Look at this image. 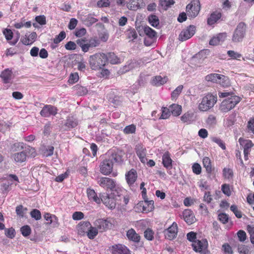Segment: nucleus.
Returning <instances> with one entry per match:
<instances>
[{
	"label": "nucleus",
	"mask_w": 254,
	"mask_h": 254,
	"mask_svg": "<svg viewBox=\"0 0 254 254\" xmlns=\"http://www.w3.org/2000/svg\"><path fill=\"white\" fill-rule=\"evenodd\" d=\"M217 101L216 94L208 93L204 94L198 101V109L202 112H207L212 109Z\"/></svg>",
	"instance_id": "f257e3e1"
},
{
	"label": "nucleus",
	"mask_w": 254,
	"mask_h": 254,
	"mask_svg": "<svg viewBox=\"0 0 254 254\" xmlns=\"http://www.w3.org/2000/svg\"><path fill=\"white\" fill-rule=\"evenodd\" d=\"M89 64L93 70L102 68L107 63V57L104 53H97L89 57Z\"/></svg>",
	"instance_id": "f03ea898"
},
{
	"label": "nucleus",
	"mask_w": 254,
	"mask_h": 254,
	"mask_svg": "<svg viewBox=\"0 0 254 254\" xmlns=\"http://www.w3.org/2000/svg\"><path fill=\"white\" fill-rule=\"evenodd\" d=\"M76 43L84 53L88 52L90 48L97 47L100 44L99 41L95 38H91L89 40L85 38L78 39Z\"/></svg>",
	"instance_id": "7ed1b4c3"
},
{
	"label": "nucleus",
	"mask_w": 254,
	"mask_h": 254,
	"mask_svg": "<svg viewBox=\"0 0 254 254\" xmlns=\"http://www.w3.org/2000/svg\"><path fill=\"white\" fill-rule=\"evenodd\" d=\"M240 101V98L237 96H231L222 101L220 110L223 112H227L232 109Z\"/></svg>",
	"instance_id": "20e7f679"
},
{
	"label": "nucleus",
	"mask_w": 254,
	"mask_h": 254,
	"mask_svg": "<svg viewBox=\"0 0 254 254\" xmlns=\"http://www.w3.org/2000/svg\"><path fill=\"white\" fill-rule=\"evenodd\" d=\"M200 9L198 0H193L186 6L187 15L190 18L195 17L199 13Z\"/></svg>",
	"instance_id": "39448f33"
},
{
	"label": "nucleus",
	"mask_w": 254,
	"mask_h": 254,
	"mask_svg": "<svg viewBox=\"0 0 254 254\" xmlns=\"http://www.w3.org/2000/svg\"><path fill=\"white\" fill-rule=\"evenodd\" d=\"M246 31V25L244 22H240L235 30L233 37V42H240L245 37Z\"/></svg>",
	"instance_id": "423d86ee"
},
{
	"label": "nucleus",
	"mask_w": 254,
	"mask_h": 254,
	"mask_svg": "<svg viewBox=\"0 0 254 254\" xmlns=\"http://www.w3.org/2000/svg\"><path fill=\"white\" fill-rule=\"evenodd\" d=\"M94 226L96 227L99 232L102 233L111 229L112 223L108 219H98L94 221Z\"/></svg>",
	"instance_id": "0eeeda50"
},
{
	"label": "nucleus",
	"mask_w": 254,
	"mask_h": 254,
	"mask_svg": "<svg viewBox=\"0 0 254 254\" xmlns=\"http://www.w3.org/2000/svg\"><path fill=\"white\" fill-rule=\"evenodd\" d=\"M117 201H118V198H115L111 194L101 195V202H103L109 209H113L115 208Z\"/></svg>",
	"instance_id": "6e6552de"
},
{
	"label": "nucleus",
	"mask_w": 254,
	"mask_h": 254,
	"mask_svg": "<svg viewBox=\"0 0 254 254\" xmlns=\"http://www.w3.org/2000/svg\"><path fill=\"white\" fill-rule=\"evenodd\" d=\"M113 167V162L109 158H106L100 165V172L104 175H108L112 171Z\"/></svg>",
	"instance_id": "1a4fd4ad"
},
{
	"label": "nucleus",
	"mask_w": 254,
	"mask_h": 254,
	"mask_svg": "<svg viewBox=\"0 0 254 254\" xmlns=\"http://www.w3.org/2000/svg\"><path fill=\"white\" fill-rule=\"evenodd\" d=\"M195 27L193 25H190L187 27L180 34L179 40L181 41H184L190 38L195 34Z\"/></svg>",
	"instance_id": "9d476101"
},
{
	"label": "nucleus",
	"mask_w": 254,
	"mask_h": 254,
	"mask_svg": "<svg viewBox=\"0 0 254 254\" xmlns=\"http://www.w3.org/2000/svg\"><path fill=\"white\" fill-rule=\"evenodd\" d=\"M97 183L100 187L106 189H110V190H112L114 189L116 184L114 180L107 177L98 178Z\"/></svg>",
	"instance_id": "9b49d317"
},
{
	"label": "nucleus",
	"mask_w": 254,
	"mask_h": 254,
	"mask_svg": "<svg viewBox=\"0 0 254 254\" xmlns=\"http://www.w3.org/2000/svg\"><path fill=\"white\" fill-rule=\"evenodd\" d=\"M57 112V107L51 105H45L40 111V114L42 117L48 118L52 116H55Z\"/></svg>",
	"instance_id": "f8f14e48"
},
{
	"label": "nucleus",
	"mask_w": 254,
	"mask_h": 254,
	"mask_svg": "<svg viewBox=\"0 0 254 254\" xmlns=\"http://www.w3.org/2000/svg\"><path fill=\"white\" fill-rule=\"evenodd\" d=\"M125 153L122 150H118L117 151L109 152L108 154V158L113 161L115 163L121 165L124 162L123 156Z\"/></svg>",
	"instance_id": "ddd939ff"
},
{
	"label": "nucleus",
	"mask_w": 254,
	"mask_h": 254,
	"mask_svg": "<svg viewBox=\"0 0 254 254\" xmlns=\"http://www.w3.org/2000/svg\"><path fill=\"white\" fill-rule=\"evenodd\" d=\"M191 245L194 251L196 252L202 253L207 249L208 247V242L206 239L196 240L192 243Z\"/></svg>",
	"instance_id": "4468645a"
},
{
	"label": "nucleus",
	"mask_w": 254,
	"mask_h": 254,
	"mask_svg": "<svg viewBox=\"0 0 254 254\" xmlns=\"http://www.w3.org/2000/svg\"><path fill=\"white\" fill-rule=\"evenodd\" d=\"M178 233V226L176 222H173L171 226L164 231L165 238L170 240L176 237Z\"/></svg>",
	"instance_id": "2eb2a0df"
},
{
	"label": "nucleus",
	"mask_w": 254,
	"mask_h": 254,
	"mask_svg": "<svg viewBox=\"0 0 254 254\" xmlns=\"http://www.w3.org/2000/svg\"><path fill=\"white\" fill-rule=\"evenodd\" d=\"M110 251L112 254H130L129 249L121 244L112 246L110 248Z\"/></svg>",
	"instance_id": "dca6fc26"
},
{
	"label": "nucleus",
	"mask_w": 254,
	"mask_h": 254,
	"mask_svg": "<svg viewBox=\"0 0 254 254\" xmlns=\"http://www.w3.org/2000/svg\"><path fill=\"white\" fill-rule=\"evenodd\" d=\"M135 151L141 162L143 164L146 163L147 159L146 157V150L145 148L142 145L138 144L136 146Z\"/></svg>",
	"instance_id": "f3484780"
},
{
	"label": "nucleus",
	"mask_w": 254,
	"mask_h": 254,
	"mask_svg": "<svg viewBox=\"0 0 254 254\" xmlns=\"http://www.w3.org/2000/svg\"><path fill=\"white\" fill-rule=\"evenodd\" d=\"M183 218L189 225L194 223L196 219L193 212L189 209H185L183 213Z\"/></svg>",
	"instance_id": "a211bd4d"
},
{
	"label": "nucleus",
	"mask_w": 254,
	"mask_h": 254,
	"mask_svg": "<svg viewBox=\"0 0 254 254\" xmlns=\"http://www.w3.org/2000/svg\"><path fill=\"white\" fill-rule=\"evenodd\" d=\"M90 228H91V223L89 221L81 222L77 227L78 234L81 236H84L87 234Z\"/></svg>",
	"instance_id": "6ab92c4d"
},
{
	"label": "nucleus",
	"mask_w": 254,
	"mask_h": 254,
	"mask_svg": "<svg viewBox=\"0 0 254 254\" xmlns=\"http://www.w3.org/2000/svg\"><path fill=\"white\" fill-rule=\"evenodd\" d=\"M137 177L136 171L134 169H131L126 174V179L127 184L131 186L136 181Z\"/></svg>",
	"instance_id": "aec40b11"
},
{
	"label": "nucleus",
	"mask_w": 254,
	"mask_h": 254,
	"mask_svg": "<svg viewBox=\"0 0 254 254\" xmlns=\"http://www.w3.org/2000/svg\"><path fill=\"white\" fill-rule=\"evenodd\" d=\"M4 83H8L12 78V71L9 68L5 69L0 75Z\"/></svg>",
	"instance_id": "412c9836"
},
{
	"label": "nucleus",
	"mask_w": 254,
	"mask_h": 254,
	"mask_svg": "<svg viewBox=\"0 0 254 254\" xmlns=\"http://www.w3.org/2000/svg\"><path fill=\"white\" fill-rule=\"evenodd\" d=\"M226 38V34L225 33H221L217 34L216 36H214L209 41V44L212 46L217 45L222 43Z\"/></svg>",
	"instance_id": "4be33fe9"
},
{
	"label": "nucleus",
	"mask_w": 254,
	"mask_h": 254,
	"mask_svg": "<svg viewBox=\"0 0 254 254\" xmlns=\"http://www.w3.org/2000/svg\"><path fill=\"white\" fill-rule=\"evenodd\" d=\"M86 192L88 198L90 201H94L97 204L101 203V195L100 197H99L94 190L88 188Z\"/></svg>",
	"instance_id": "5701e85b"
},
{
	"label": "nucleus",
	"mask_w": 254,
	"mask_h": 254,
	"mask_svg": "<svg viewBox=\"0 0 254 254\" xmlns=\"http://www.w3.org/2000/svg\"><path fill=\"white\" fill-rule=\"evenodd\" d=\"M37 38L36 32L25 34V36L21 38V42L25 45H28L32 44Z\"/></svg>",
	"instance_id": "b1692460"
},
{
	"label": "nucleus",
	"mask_w": 254,
	"mask_h": 254,
	"mask_svg": "<svg viewBox=\"0 0 254 254\" xmlns=\"http://www.w3.org/2000/svg\"><path fill=\"white\" fill-rule=\"evenodd\" d=\"M168 80L167 76L162 77L160 75H157L153 77L151 81V83L153 85L159 86L166 83Z\"/></svg>",
	"instance_id": "393cba45"
},
{
	"label": "nucleus",
	"mask_w": 254,
	"mask_h": 254,
	"mask_svg": "<svg viewBox=\"0 0 254 254\" xmlns=\"http://www.w3.org/2000/svg\"><path fill=\"white\" fill-rule=\"evenodd\" d=\"M239 143L243 147L244 152L250 153L254 144L250 140H246L242 138L239 139Z\"/></svg>",
	"instance_id": "a878e982"
},
{
	"label": "nucleus",
	"mask_w": 254,
	"mask_h": 254,
	"mask_svg": "<svg viewBox=\"0 0 254 254\" xmlns=\"http://www.w3.org/2000/svg\"><path fill=\"white\" fill-rule=\"evenodd\" d=\"M172 161L169 152H165L162 156V163L164 167L167 169H171L172 168Z\"/></svg>",
	"instance_id": "bb28decb"
},
{
	"label": "nucleus",
	"mask_w": 254,
	"mask_h": 254,
	"mask_svg": "<svg viewBox=\"0 0 254 254\" xmlns=\"http://www.w3.org/2000/svg\"><path fill=\"white\" fill-rule=\"evenodd\" d=\"M111 190L112 192L111 194L113 196V197L115 198H118V201H121V197L125 192V190L121 187L116 186V185L115 184V187Z\"/></svg>",
	"instance_id": "cd10ccee"
},
{
	"label": "nucleus",
	"mask_w": 254,
	"mask_h": 254,
	"mask_svg": "<svg viewBox=\"0 0 254 254\" xmlns=\"http://www.w3.org/2000/svg\"><path fill=\"white\" fill-rule=\"evenodd\" d=\"M181 119L183 122L190 124L195 121L194 113L192 112H188L181 117Z\"/></svg>",
	"instance_id": "c85d7f7f"
},
{
	"label": "nucleus",
	"mask_w": 254,
	"mask_h": 254,
	"mask_svg": "<svg viewBox=\"0 0 254 254\" xmlns=\"http://www.w3.org/2000/svg\"><path fill=\"white\" fill-rule=\"evenodd\" d=\"M127 236L128 240L134 242H139L140 237L137 234L133 229H129L127 232Z\"/></svg>",
	"instance_id": "c756f323"
},
{
	"label": "nucleus",
	"mask_w": 254,
	"mask_h": 254,
	"mask_svg": "<svg viewBox=\"0 0 254 254\" xmlns=\"http://www.w3.org/2000/svg\"><path fill=\"white\" fill-rule=\"evenodd\" d=\"M142 3L143 0H130L127 3V7L130 10H137Z\"/></svg>",
	"instance_id": "7c9ffc66"
},
{
	"label": "nucleus",
	"mask_w": 254,
	"mask_h": 254,
	"mask_svg": "<svg viewBox=\"0 0 254 254\" xmlns=\"http://www.w3.org/2000/svg\"><path fill=\"white\" fill-rule=\"evenodd\" d=\"M221 13L220 12H214L212 13L207 19V24L212 25L216 23L221 17Z\"/></svg>",
	"instance_id": "2f4dec72"
},
{
	"label": "nucleus",
	"mask_w": 254,
	"mask_h": 254,
	"mask_svg": "<svg viewBox=\"0 0 254 254\" xmlns=\"http://www.w3.org/2000/svg\"><path fill=\"white\" fill-rule=\"evenodd\" d=\"M26 153L24 151H22L14 154L13 155V158L15 162L18 163H22L26 160Z\"/></svg>",
	"instance_id": "473e14b6"
},
{
	"label": "nucleus",
	"mask_w": 254,
	"mask_h": 254,
	"mask_svg": "<svg viewBox=\"0 0 254 254\" xmlns=\"http://www.w3.org/2000/svg\"><path fill=\"white\" fill-rule=\"evenodd\" d=\"M203 167L205 168L207 173L210 174L213 170L211 164V161L209 158L205 157L202 160Z\"/></svg>",
	"instance_id": "72a5a7b5"
},
{
	"label": "nucleus",
	"mask_w": 254,
	"mask_h": 254,
	"mask_svg": "<svg viewBox=\"0 0 254 254\" xmlns=\"http://www.w3.org/2000/svg\"><path fill=\"white\" fill-rule=\"evenodd\" d=\"M169 107L170 111L174 116H178L181 114L182 112L181 106L178 104H173L171 105Z\"/></svg>",
	"instance_id": "f704fd0d"
},
{
	"label": "nucleus",
	"mask_w": 254,
	"mask_h": 254,
	"mask_svg": "<svg viewBox=\"0 0 254 254\" xmlns=\"http://www.w3.org/2000/svg\"><path fill=\"white\" fill-rule=\"evenodd\" d=\"M107 62L112 64H117L120 63V59L114 53H109L107 55Z\"/></svg>",
	"instance_id": "c9c22d12"
},
{
	"label": "nucleus",
	"mask_w": 254,
	"mask_h": 254,
	"mask_svg": "<svg viewBox=\"0 0 254 254\" xmlns=\"http://www.w3.org/2000/svg\"><path fill=\"white\" fill-rule=\"evenodd\" d=\"M98 230L96 226H92L91 225V228H90L86 234L88 238L90 239H93L98 234Z\"/></svg>",
	"instance_id": "e433bc0d"
},
{
	"label": "nucleus",
	"mask_w": 254,
	"mask_h": 254,
	"mask_svg": "<svg viewBox=\"0 0 254 254\" xmlns=\"http://www.w3.org/2000/svg\"><path fill=\"white\" fill-rule=\"evenodd\" d=\"M148 21L150 25L154 27H157L159 25L158 17L154 14L149 15L148 17Z\"/></svg>",
	"instance_id": "4c0bfd02"
},
{
	"label": "nucleus",
	"mask_w": 254,
	"mask_h": 254,
	"mask_svg": "<svg viewBox=\"0 0 254 254\" xmlns=\"http://www.w3.org/2000/svg\"><path fill=\"white\" fill-rule=\"evenodd\" d=\"M221 77V74H219L217 73H212L207 75L206 76V79L208 81L218 83Z\"/></svg>",
	"instance_id": "58836bf2"
},
{
	"label": "nucleus",
	"mask_w": 254,
	"mask_h": 254,
	"mask_svg": "<svg viewBox=\"0 0 254 254\" xmlns=\"http://www.w3.org/2000/svg\"><path fill=\"white\" fill-rule=\"evenodd\" d=\"M143 29L144 33L148 37L150 38H154L156 37L157 33L156 31L149 26H145Z\"/></svg>",
	"instance_id": "ea45409f"
},
{
	"label": "nucleus",
	"mask_w": 254,
	"mask_h": 254,
	"mask_svg": "<svg viewBox=\"0 0 254 254\" xmlns=\"http://www.w3.org/2000/svg\"><path fill=\"white\" fill-rule=\"evenodd\" d=\"M77 125V122L73 117H68L65 124V126L68 128H73Z\"/></svg>",
	"instance_id": "a19ab883"
},
{
	"label": "nucleus",
	"mask_w": 254,
	"mask_h": 254,
	"mask_svg": "<svg viewBox=\"0 0 254 254\" xmlns=\"http://www.w3.org/2000/svg\"><path fill=\"white\" fill-rule=\"evenodd\" d=\"M218 83H219L223 87H228L230 85L228 77L223 75H221V77Z\"/></svg>",
	"instance_id": "79ce46f5"
},
{
	"label": "nucleus",
	"mask_w": 254,
	"mask_h": 254,
	"mask_svg": "<svg viewBox=\"0 0 254 254\" xmlns=\"http://www.w3.org/2000/svg\"><path fill=\"white\" fill-rule=\"evenodd\" d=\"M174 0H160V5L165 9L174 4Z\"/></svg>",
	"instance_id": "37998d69"
},
{
	"label": "nucleus",
	"mask_w": 254,
	"mask_h": 254,
	"mask_svg": "<svg viewBox=\"0 0 254 254\" xmlns=\"http://www.w3.org/2000/svg\"><path fill=\"white\" fill-rule=\"evenodd\" d=\"M183 89V86L181 85L178 86L172 92L171 94V97L173 99H176L178 98L179 95L182 92V91Z\"/></svg>",
	"instance_id": "c03bdc74"
},
{
	"label": "nucleus",
	"mask_w": 254,
	"mask_h": 254,
	"mask_svg": "<svg viewBox=\"0 0 254 254\" xmlns=\"http://www.w3.org/2000/svg\"><path fill=\"white\" fill-rule=\"evenodd\" d=\"M154 232L150 228L147 229L144 232V237L149 241H152L154 239Z\"/></svg>",
	"instance_id": "a18cd8bd"
},
{
	"label": "nucleus",
	"mask_w": 254,
	"mask_h": 254,
	"mask_svg": "<svg viewBox=\"0 0 254 254\" xmlns=\"http://www.w3.org/2000/svg\"><path fill=\"white\" fill-rule=\"evenodd\" d=\"M211 140L212 141L217 144L223 150L226 149L225 143L220 138L213 136L211 138Z\"/></svg>",
	"instance_id": "49530a36"
},
{
	"label": "nucleus",
	"mask_w": 254,
	"mask_h": 254,
	"mask_svg": "<svg viewBox=\"0 0 254 254\" xmlns=\"http://www.w3.org/2000/svg\"><path fill=\"white\" fill-rule=\"evenodd\" d=\"M170 108L168 109L166 107H163L162 109V115L159 118L160 119H166L170 116Z\"/></svg>",
	"instance_id": "de8ad7c7"
},
{
	"label": "nucleus",
	"mask_w": 254,
	"mask_h": 254,
	"mask_svg": "<svg viewBox=\"0 0 254 254\" xmlns=\"http://www.w3.org/2000/svg\"><path fill=\"white\" fill-rule=\"evenodd\" d=\"M20 231L22 235L24 237L28 236L31 232V230L30 227L28 225H25L22 226Z\"/></svg>",
	"instance_id": "09e8293b"
},
{
	"label": "nucleus",
	"mask_w": 254,
	"mask_h": 254,
	"mask_svg": "<svg viewBox=\"0 0 254 254\" xmlns=\"http://www.w3.org/2000/svg\"><path fill=\"white\" fill-rule=\"evenodd\" d=\"M230 210L235 214V216L238 218H241L242 217V212L238 208L236 205H232L230 207Z\"/></svg>",
	"instance_id": "8fccbe9b"
},
{
	"label": "nucleus",
	"mask_w": 254,
	"mask_h": 254,
	"mask_svg": "<svg viewBox=\"0 0 254 254\" xmlns=\"http://www.w3.org/2000/svg\"><path fill=\"white\" fill-rule=\"evenodd\" d=\"M66 36V34L64 31H62L60 34L57 36L54 39V42L55 44H58L64 40Z\"/></svg>",
	"instance_id": "3c124183"
},
{
	"label": "nucleus",
	"mask_w": 254,
	"mask_h": 254,
	"mask_svg": "<svg viewBox=\"0 0 254 254\" xmlns=\"http://www.w3.org/2000/svg\"><path fill=\"white\" fill-rule=\"evenodd\" d=\"M222 250L225 254H233L232 248L228 243H225L222 245Z\"/></svg>",
	"instance_id": "603ef678"
},
{
	"label": "nucleus",
	"mask_w": 254,
	"mask_h": 254,
	"mask_svg": "<svg viewBox=\"0 0 254 254\" xmlns=\"http://www.w3.org/2000/svg\"><path fill=\"white\" fill-rule=\"evenodd\" d=\"M98 21V19L93 17L91 15H88L85 20L86 24L90 26Z\"/></svg>",
	"instance_id": "864d4df0"
},
{
	"label": "nucleus",
	"mask_w": 254,
	"mask_h": 254,
	"mask_svg": "<svg viewBox=\"0 0 254 254\" xmlns=\"http://www.w3.org/2000/svg\"><path fill=\"white\" fill-rule=\"evenodd\" d=\"M136 127L134 125L127 126L124 129V132L126 134H130L135 132Z\"/></svg>",
	"instance_id": "5fc2aeb1"
},
{
	"label": "nucleus",
	"mask_w": 254,
	"mask_h": 254,
	"mask_svg": "<svg viewBox=\"0 0 254 254\" xmlns=\"http://www.w3.org/2000/svg\"><path fill=\"white\" fill-rule=\"evenodd\" d=\"M31 216L36 220H40L41 218V214L40 211L36 209L32 210L30 212Z\"/></svg>",
	"instance_id": "6e6d98bb"
},
{
	"label": "nucleus",
	"mask_w": 254,
	"mask_h": 254,
	"mask_svg": "<svg viewBox=\"0 0 254 254\" xmlns=\"http://www.w3.org/2000/svg\"><path fill=\"white\" fill-rule=\"evenodd\" d=\"M3 34L8 41L11 40L13 38V32L9 29H4L3 30Z\"/></svg>",
	"instance_id": "4d7b16f0"
},
{
	"label": "nucleus",
	"mask_w": 254,
	"mask_h": 254,
	"mask_svg": "<svg viewBox=\"0 0 254 254\" xmlns=\"http://www.w3.org/2000/svg\"><path fill=\"white\" fill-rule=\"evenodd\" d=\"M75 88L77 90V93L79 96L84 95L88 92L87 89L85 87L77 85Z\"/></svg>",
	"instance_id": "13d9d810"
},
{
	"label": "nucleus",
	"mask_w": 254,
	"mask_h": 254,
	"mask_svg": "<svg viewBox=\"0 0 254 254\" xmlns=\"http://www.w3.org/2000/svg\"><path fill=\"white\" fill-rule=\"evenodd\" d=\"M5 235L9 238L12 239L15 237V232L13 228L5 229Z\"/></svg>",
	"instance_id": "bf43d9fd"
},
{
	"label": "nucleus",
	"mask_w": 254,
	"mask_h": 254,
	"mask_svg": "<svg viewBox=\"0 0 254 254\" xmlns=\"http://www.w3.org/2000/svg\"><path fill=\"white\" fill-rule=\"evenodd\" d=\"M26 210L27 208H24L22 205H19L16 207V214L22 217L24 216Z\"/></svg>",
	"instance_id": "052dcab7"
},
{
	"label": "nucleus",
	"mask_w": 254,
	"mask_h": 254,
	"mask_svg": "<svg viewBox=\"0 0 254 254\" xmlns=\"http://www.w3.org/2000/svg\"><path fill=\"white\" fill-rule=\"evenodd\" d=\"M223 175L225 178L229 179L232 178L233 171L229 168H225L223 170Z\"/></svg>",
	"instance_id": "680f3d73"
},
{
	"label": "nucleus",
	"mask_w": 254,
	"mask_h": 254,
	"mask_svg": "<svg viewBox=\"0 0 254 254\" xmlns=\"http://www.w3.org/2000/svg\"><path fill=\"white\" fill-rule=\"evenodd\" d=\"M79 79V76L77 73H71L68 79V82L70 84H73L76 82Z\"/></svg>",
	"instance_id": "e2e57ef3"
},
{
	"label": "nucleus",
	"mask_w": 254,
	"mask_h": 254,
	"mask_svg": "<svg viewBox=\"0 0 254 254\" xmlns=\"http://www.w3.org/2000/svg\"><path fill=\"white\" fill-rule=\"evenodd\" d=\"M128 38L131 39L132 41L136 39L137 35L136 31L134 29H131L127 31Z\"/></svg>",
	"instance_id": "0e129e2a"
},
{
	"label": "nucleus",
	"mask_w": 254,
	"mask_h": 254,
	"mask_svg": "<svg viewBox=\"0 0 254 254\" xmlns=\"http://www.w3.org/2000/svg\"><path fill=\"white\" fill-rule=\"evenodd\" d=\"M219 220L223 224L228 222L229 216L226 213H222L218 215Z\"/></svg>",
	"instance_id": "69168bd1"
},
{
	"label": "nucleus",
	"mask_w": 254,
	"mask_h": 254,
	"mask_svg": "<svg viewBox=\"0 0 254 254\" xmlns=\"http://www.w3.org/2000/svg\"><path fill=\"white\" fill-rule=\"evenodd\" d=\"M221 190L222 192L226 195L230 196L231 194V191L230 189L229 185L224 184L222 186Z\"/></svg>",
	"instance_id": "338daca9"
},
{
	"label": "nucleus",
	"mask_w": 254,
	"mask_h": 254,
	"mask_svg": "<svg viewBox=\"0 0 254 254\" xmlns=\"http://www.w3.org/2000/svg\"><path fill=\"white\" fill-rule=\"evenodd\" d=\"M206 123L211 126L215 125L216 123V117L212 115H209L206 120Z\"/></svg>",
	"instance_id": "774afa93"
}]
</instances>
